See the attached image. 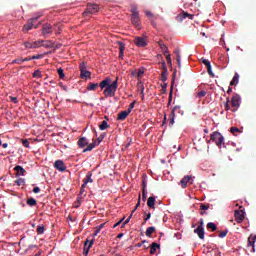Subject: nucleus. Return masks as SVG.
Segmentation results:
<instances>
[{"label":"nucleus","mask_w":256,"mask_h":256,"mask_svg":"<svg viewBox=\"0 0 256 256\" xmlns=\"http://www.w3.org/2000/svg\"><path fill=\"white\" fill-rule=\"evenodd\" d=\"M119 78L117 77L115 81L112 82L110 77H106L99 83L101 90L104 89L103 94L106 98H114L119 87Z\"/></svg>","instance_id":"nucleus-1"},{"label":"nucleus","mask_w":256,"mask_h":256,"mask_svg":"<svg viewBox=\"0 0 256 256\" xmlns=\"http://www.w3.org/2000/svg\"><path fill=\"white\" fill-rule=\"evenodd\" d=\"M225 138L223 137V135L218 132V131H214L211 135H210V140H208V143H210L211 141L215 142V144L221 148L223 142H224Z\"/></svg>","instance_id":"nucleus-2"},{"label":"nucleus","mask_w":256,"mask_h":256,"mask_svg":"<svg viewBox=\"0 0 256 256\" xmlns=\"http://www.w3.org/2000/svg\"><path fill=\"white\" fill-rule=\"evenodd\" d=\"M100 11V7L97 4H87L86 10L82 13L83 17H90Z\"/></svg>","instance_id":"nucleus-3"},{"label":"nucleus","mask_w":256,"mask_h":256,"mask_svg":"<svg viewBox=\"0 0 256 256\" xmlns=\"http://www.w3.org/2000/svg\"><path fill=\"white\" fill-rule=\"evenodd\" d=\"M131 12H132L131 21L133 25H135L136 27H139L141 19L139 18V11L137 10V6H132Z\"/></svg>","instance_id":"nucleus-4"},{"label":"nucleus","mask_w":256,"mask_h":256,"mask_svg":"<svg viewBox=\"0 0 256 256\" xmlns=\"http://www.w3.org/2000/svg\"><path fill=\"white\" fill-rule=\"evenodd\" d=\"M79 69L81 79H91V72L87 70L85 62L80 63Z\"/></svg>","instance_id":"nucleus-5"},{"label":"nucleus","mask_w":256,"mask_h":256,"mask_svg":"<svg viewBox=\"0 0 256 256\" xmlns=\"http://www.w3.org/2000/svg\"><path fill=\"white\" fill-rule=\"evenodd\" d=\"M42 16H43L42 13H38V14H36V17H34V18H32V19H29V20H28V23L24 25L23 31H24L25 33H27L28 31H30V30L33 28V26H34V23H35L40 17H42Z\"/></svg>","instance_id":"nucleus-6"},{"label":"nucleus","mask_w":256,"mask_h":256,"mask_svg":"<svg viewBox=\"0 0 256 256\" xmlns=\"http://www.w3.org/2000/svg\"><path fill=\"white\" fill-rule=\"evenodd\" d=\"M231 104H232V107H233L232 112H237L238 109L241 106V97L238 94H235L232 97Z\"/></svg>","instance_id":"nucleus-7"},{"label":"nucleus","mask_w":256,"mask_h":256,"mask_svg":"<svg viewBox=\"0 0 256 256\" xmlns=\"http://www.w3.org/2000/svg\"><path fill=\"white\" fill-rule=\"evenodd\" d=\"M54 168H56V170L60 172H64L67 169L63 160H56L54 162Z\"/></svg>","instance_id":"nucleus-8"},{"label":"nucleus","mask_w":256,"mask_h":256,"mask_svg":"<svg viewBox=\"0 0 256 256\" xmlns=\"http://www.w3.org/2000/svg\"><path fill=\"white\" fill-rule=\"evenodd\" d=\"M134 43L138 47H145V46H147V38H145V37H136L134 39Z\"/></svg>","instance_id":"nucleus-9"},{"label":"nucleus","mask_w":256,"mask_h":256,"mask_svg":"<svg viewBox=\"0 0 256 256\" xmlns=\"http://www.w3.org/2000/svg\"><path fill=\"white\" fill-rule=\"evenodd\" d=\"M57 25L53 28L50 24L42 25V35L52 34L53 29H56Z\"/></svg>","instance_id":"nucleus-10"},{"label":"nucleus","mask_w":256,"mask_h":256,"mask_svg":"<svg viewBox=\"0 0 256 256\" xmlns=\"http://www.w3.org/2000/svg\"><path fill=\"white\" fill-rule=\"evenodd\" d=\"M180 184L182 186L183 189H185L187 187V184H193V178L192 176H184V178H182V180L180 181Z\"/></svg>","instance_id":"nucleus-11"},{"label":"nucleus","mask_w":256,"mask_h":256,"mask_svg":"<svg viewBox=\"0 0 256 256\" xmlns=\"http://www.w3.org/2000/svg\"><path fill=\"white\" fill-rule=\"evenodd\" d=\"M235 218H236V222L242 223L245 219V212L243 210H236Z\"/></svg>","instance_id":"nucleus-12"},{"label":"nucleus","mask_w":256,"mask_h":256,"mask_svg":"<svg viewBox=\"0 0 256 256\" xmlns=\"http://www.w3.org/2000/svg\"><path fill=\"white\" fill-rule=\"evenodd\" d=\"M89 145V140L86 137H80L77 141V146L81 149Z\"/></svg>","instance_id":"nucleus-13"},{"label":"nucleus","mask_w":256,"mask_h":256,"mask_svg":"<svg viewBox=\"0 0 256 256\" xmlns=\"http://www.w3.org/2000/svg\"><path fill=\"white\" fill-rule=\"evenodd\" d=\"M89 243V244H88ZM93 244H94V240H91L90 242H89V240H86L85 242H84V249H83V255L84 256H88V254H89V250H90V248L93 246ZM88 245V246H87Z\"/></svg>","instance_id":"nucleus-14"},{"label":"nucleus","mask_w":256,"mask_h":256,"mask_svg":"<svg viewBox=\"0 0 256 256\" xmlns=\"http://www.w3.org/2000/svg\"><path fill=\"white\" fill-rule=\"evenodd\" d=\"M185 18H189V19L193 20L194 15L188 14L187 12H184V11H183L181 14H179V15L177 16V21L181 22V21H183V19H185Z\"/></svg>","instance_id":"nucleus-15"},{"label":"nucleus","mask_w":256,"mask_h":256,"mask_svg":"<svg viewBox=\"0 0 256 256\" xmlns=\"http://www.w3.org/2000/svg\"><path fill=\"white\" fill-rule=\"evenodd\" d=\"M129 115L130 113L127 110L121 111L120 113H118L117 121H125Z\"/></svg>","instance_id":"nucleus-16"},{"label":"nucleus","mask_w":256,"mask_h":256,"mask_svg":"<svg viewBox=\"0 0 256 256\" xmlns=\"http://www.w3.org/2000/svg\"><path fill=\"white\" fill-rule=\"evenodd\" d=\"M256 235H250L248 237V247H252V251L255 252Z\"/></svg>","instance_id":"nucleus-17"},{"label":"nucleus","mask_w":256,"mask_h":256,"mask_svg":"<svg viewBox=\"0 0 256 256\" xmlns=\"http://www.w3.org/2000/svg\"><path fill=\"white\" fill-rule=\"evenodd\" d=\"M14 170L16 171V176H24L26 173V170L23 166H15Z\"/></svg>","instance_id":"nucleus-18"},{"label":"nucleus","mask_w":256,"mask_h":256,"mask_svg":"<svg viewBox=\"0 0 256 256\" xmlns=\"http://www.w3.org/2000/svg\"><path fill=\"white\" fill-rule=\"evenodd\" d=\"M177 110H180V106H175L172 111H171V114H170V124L173 125L174 124V119H175V112Z\"/></svg>","instance_id":"nucleus-19"},{"label":"nucleus","mask_w":256,"mask_h":256,"mask_svg":"<svg viewBox=\"0 0 256 256\" xmlns=\"http://www.w3.org/2000/svg\"><path fill=\"white\" fill-rule=\"evenodd\" d=\"M97 143L94 141L93 143L87 144V147L83 149V153L91 152L93 148H96Z\"/></svg>","instance_id":"nucleus-20"},{"label":"nucleus","mask_w":256,"mask_h":256,"mask_svg":"<svg viewBox=\"0 0 256 256\" xmlns=\"http://www.w3.org/2000/svg\"><path fill=\"white\" fill-rule=\"evenodd\" d=\"M99 87V84L98 83H93V82H90L88 83L86 89L87 91H96Z\"/></svg>","instance_id":"nucleus-21"},{"label":"nucleus","mask_w":256,"mask_h":256,"mask_svg":"<svg viewBox=\"0 0 256 256\" xmlns=\"http://www.w3.org/2000/svg\"><path fill=\"white\" fill-rule=\"evenodd\" d=\"M194 232L199 236L200 239H204L205 232L203 227H198L194 230Z\"/></svg>","instance_id":"nucleus-22"},{"label":"nucleus","mask_w":256,"mask_h":256,"mask_svg":"<svg viewBox=\"0 0 256 256\" xmlns=\"http://www.w3.org/2000/svg\"><path fill=\"white\" fill-rule=\"evenodd\" d=\"M162 67H163L164 70L161 74V77H162V81L165 82L167 80V75H168L165 62L162 63Z\"/></svg>","instance_id":"nucleus-23"},{"label":"nucleus","mask_w":256,"mask_h":256,"mask_svg":"<svg viewBox=\"0 0 256 256\" xmlns=\"http://www.w3.org/2000/svg\"><path fill=\"white\" fill-rule=\"evenodd\" d=\"M109 128H110V125L108 124V122L106 120H103L101 122V124L99 125V130H101V131H105Z\"/></svg>","instance_id":"nucleus-24"},{"label":"nucleus","mask_w":256,"mask_h":256,"mask_svg":"<svg viewBox=\"0 0 256 256\" xmlns=\"http://www.w3.org/2000/svg\"><path fill=\"white\" fill-rule=\"evenodd\" d=\"M92 176H93L92 172H87L85 178H83V181H85L86 183H93L94 180Z\"/></svg>","instance_id":"nucleus-25"},{"label":"nucleus","mask_w":256,"mask_h":256,"mask_svg":"<svg viewBox=\"0 0 256 256\" xmlns=\"http://www.w3.org/2000/svg\"><path fill=\"white\" fill-rule=\"evenodd\" d=\"M157 248H160V245L153 242L150 246V254H155V252H157Z\"/></svg>","instance_id":"nucleus-26"},{"label":"nucleus","mask_w":256,"mask_h":256,"mask_svg":"<svg viewBox=\"0 0 256 256\" xmlns=\"http://www.w3.org/2000/svg\"><path fill=\"white\" fill-rule=\"evenodd\" d=\"M147 205L151 209H155V197L148 198Z\"/></svg>","instance_id":"nucleus-27"},{"label":"nucleus","mask_w":256,"mask_h":256,"mask_svg":"<svg viewBox=\"0 0 256 256\" xmlns=\"http://www.w3.org/2000/svg\"><path fill=\"white\" fill-rule=\"evenodd\" d=\"M238 83H239V74L236 73L230 83V86H236Z\"/></svg>","instance_id":"nucleus-28"},{"label":"nucleus","mask_w":256,"mask_h":256,"mask_svg":"<svg viewBox=\"0 0 256 256\" xmlns=\"http://www.w3.org/2000/svg\"><path fill=\"white\" fill-rule=\"evenodd\" d=\"M158 45L160 46L163 54L169 53L167 46L165 44H163L162 41H159Z\"/></svg>","instance_id":"nucleus-29"},{"label":"nucleus","mask_w":256,"mask_h":256,"mask_svg":"<svg viewBox=\"0 0 256 256\" xmlns=\"http://www.w3.org/2000/svg\"><path fill=\"white\" fill-rule=\"evenodd\" d=\"M42 46L46 47V48H53L54 47V43L51 41H44L42 40Z\"/></svg>","instance_id":"nucleus-30"},{"label":"nucleus","mask_w":256,"mask_h":256,"mask_svg":"<svg viewBox=\"0 0 256 256\" xmlns=\"http://www.w3.org/2000/svg\"><path fill=\"white\" fill-rule=\"evenodd\" d=\"M119 50H120V57H123L125 52V44L123 42H119Z\"/></svg>","instance_id":"nucleus-31"},{"label":"nucleus","mask_w":256,"mask_h":256,"mask_svg":"<svg viewBox=\"0 0 256 256\" xmlns=\"http://www.w3.org/2000/svg\"><path fill=\"white\" fill-rule=\"evenodd\" d=\"M153 232H155V227H149L146 230V236L147 237H151V235H153Z\"/></svg>","instance_id":"nucleus-32"},{"label":"nucleus","mask_w":256,"mask_h":256,"mask_svg":"<svg viewBox=\"0 0 256 256\" xmlns=\"http://www.w3.org/2000/svg\"><path fill=\"white\" fill-rule=\"evenodd\" d=\"M27 204L31 207H34L37 205V201L34 198H30L27 200Z\"/></svg>","instance_id":"nucleus-33"},{"label":"nucleus","mask_w":256,"mask_h":256,"mask_svg":"<svg viewBox=\"0 0 256 256\" xmlns=\"http://www.w3.org/2000/svg\"><path fill=\"white\" fill-rule=\"evenodd\" d=\"M136 104H137V101H136V100L133 101L132 103H130V105H129L128 109H127V111H128L130 114H131L132 111L134 110Z\"/></svg>","instance_id":"nucleus-34"},{"label":"nucleus","mask_w":256,"mask_h":256,"mask_svg":"<svg viewBox=\"0 0 256 256\" xmlns=\"http://www.w3.org/2000/svg\"><path fill=\"white\" fill-rule=\"evenodd\" d=\"M207 228H208V229H211L212 232H214V231L217 230V226H216L214 223H212V222H210V223L207 224Z\"/></svg>","instance_id":"nucleus-35"},{"label":"nucleus","mask_w":256,"mask_h":256,"mask_svg":"<svg viewBox=\"0 0 256 256\" xmlns=\"http://www.w3.org/2000/svg\"><path fill=\"white\" fill-rule=\"evenodd\" d=\"M23 62H24V59L19 57L13 60L12 65H14V63H16L17 65H22Z\"/></svg>","instance_id":"nucleus-36"},{"label":"nucleus","mask_w":256,"mask_h":256,"mask_svg":"<svg viewBox=\"0 0 256 256\" xmlns=\"http://www.w3.org/2000/svg\"><path fill=\"white\" fill-rule=\"evenodd\" d=\"M138 91H140V94L145 92V87L143 86V82H139L137 85Z\"/></svg>","instance_id":"nucleus-37"},{"label":"nucleus","mask_w":256,"mask_h":256,"mask_svg":"<svg viewBox=\"0 0 256 256\" xmlns=\"http://www.w3.org/2000/svg\"><path fill=\"white\" fill-rule=\"evenodd\" d=\"M57 74L59 75L60 79H64L65 74H64V70L62 68L57 69Z\"/></svg>","instance_id":"nucleus-38"},{"label":"nucleus","mask_w":256,"mask_h":256,"mask_svg":"<svg viewBox=\"0 0 256 256\" xmlns=\"http://www.w3.org/2000/svg\"><path fill=\"white\" fill-rule=\"evenodd\" d=\"M25 47L28 48V49H35V45H34V42H25L24 43Z\"/></svg>","instance_id":"nucleus-39"},{"label":"nucleus","mask_w":256,"mask_h":256,"mask_svg":"<svg viewBox=\"0 0 256 256\" xmlns=\"http://www.w3.org/2000/svg\"><path fill=\"white\" fill-rule=\"evenodd\" d=\"M33 44H34V49L39 48L43 45V40L35 41L33 42Z\"/></svg>","instance_id":"nucleus-40"},{"label":"nucleus","mask_w":256,"mask_h":256,"mask_svg":"<svg viewBox=\"0 0 256 256\" xmlns=\"http://www.w3.org/2000/svg\"><path fill=\"white\" fill-rule=\"evenodd\" d=\"M44 231H45L44 225H40L38 226V228H36V232H38V234H43Z\"/></svg>","instance_id":"nucleus-41"},{"label":"nucleus","mask_w":256,"mask_h":256,"mask_svg":"<svg viewBox=\"0 0 256 256\" xmlns=\"http://www.w3.org/2000/svg\"><path fill=\"white\" fill-rule=\"evenodd\" d=\"M16 184H17L18 186H23V185H25V180H24V178H18V179L16 180Z\"/></svg>","instance_id":"nucleus-42"},{"label":"nucleus","mask_w":256,"mask_h":256,"mask_svg":"<svg viewBox=\"0 0 256 256\" xmlns=\"http://www.w3.org/2000/svg\"><path fill=\"white\" fill-rule=\"evenodd\" d=\"M33 77H36L37 79H41V77H42L41 71L40 70H36L33 73Z\"/></svg>","instance_id":"nucleus-43"},{"label":"nucleus","mask_w":256,"mask_h":256,"mask_svg":"<svg viewBox=\"0 0 256 256\" xmlns=\"http://www.w3.org/2000/svg\"><path fill=\"white\" fill-rule=\"evenodd\" d=\"M206 94H207V92L202 90L197 93V97L201 99V98H204L206 96Z\"/></svg>","instance_id":"nucleus-44"},{"label":"nucleus","mask_w":256,"mask_h":256,"mask_svg":"<svg viewBox=\"0 0 256 256\" xmlns=\"http://www.w3.org/2000/svg\"><path fill=\"white\" fill-rule=\"evenodd\" d=\"M165 56H166V60H167V62H168V65H170V67H171V65H172V61H171V57H170V54H169V52H167L166 54H164Z\"/></svg>","instance_id":"nucleus-45"},{"label":"nucleus","mask_w":256,"mask_h":256,"mask_svg":"<svg viewBox=\"0 0 256 256\" xmlns=\"http://www.w3.org/2000/svg\"><path fill=\"white\" fill-rule=\"evenodd\" d=\"M22 144L25 148H29L30 146V142L28 141V139H22Z\"/></svg>","instance_id":"nucleus-46"},{"label":"nucleus","mask_w":256,"mask_h":256,"mask_svg":"<svg viewBox=\"0 0 256 256\" xmlns=\"http://www.w3.org/2000/svg\"><path fill=\"white\" fill-rule=\"evenodd\" d=\"M230 132L235 135L236 133L240 132L239 128L238 127H231L230 128Z\"/></svg>","instance_id":"nucleus-47"},{"label":"nucleus","mask_w":256,"mask_h":256,"mask_svg":"<svg viewBox=\"0 0 256 256\" xmlns=\"http://www.w3.org/2000/svg\"><path fill=\"white\" fill-rule=\"evenodd\" d=\"M132 216H133V214H131V215L128 217V219H126V220L123 222L121 228H124V227L130 222Z\"/></svg>","instance_id":"nucleus-48"},{"label":"nucleus","mask_w":256,"mask_h":256,"mask_svg":"<svg viewBox=\"0 0 256 256\" xmlns=\"http://www.w3.org/2000/svg\"><path fill=\"white\" fill-rule=\"evenodd\" d=\"M229 103H230V99L227 98V101L224 103V108L226 109V111H229V110H230V105H229Z\"/></svg>","instance_id":"nucleus-49"},{"label":"nucleus","mask_w":256,"mask_h":256,"mask_svg":"<svg viewBox=\"0 0 256 256\" xmlns=\"http://www.w3.org/2000/svg\"><path fill=\"white\" fill-rule=\"evenodd\" d=\"M227 234H228V230L220 231L218 236H219L220 238H224Z\"/></svg>","instance_id":"nucleus-50"},{"label":"nucleus","mask_w":256,"mask_h":256,"mask_svg":"<svg viewBox=\"0 0 256 256\" xmlns=\"http://www.w3.org/2000/svg\"><path fill=\"white\" fill-rule=\"evenodd\" d=\"M207 70H208V74H209L210 77H215V75H214V73L212 71V66H208Z\"/></svg>","instance_id":"nucleus-51"},{"label":"nucleus","mask_w":256,"mask_h":256,"mask_svg":"<svg viewBox=\"0 0 256 256\" xmlns=\"http://www.w3.org/2000/svg\"><path fill=\"white\" fill-rule=\"evenodd\" d=\"M142 200L144 202L147 200V190H142Z\"/></svg>","instance_id":"nucleus-52"},{"label":"nucleus","mask_w":256,"mask_h":256,"mask_svg":"<svg viewBox=\"0 0 256 256\" xmlns=\"http://www.w3.org/2000/svg\"><path fill=\"white\" fill-rule=\"evenodd\" d=\"M105 138V133L100 134V136L97 138L98 144H100Z\"/></svg>","instance_id":"nucleus-53"},{"label":"nucleus","mask_w":256,"mask_h":256,"mask_svg":"<svg viewBox=\"0 0 256 256\" xmlns=\"http://www.w3.org/2000/svg\"><path fill=\"white\" fill-rule=\"evenodd\" d=\"M220 43L226 48V43H225V39H224V35H222V38L220 39ZM227 51H229V48H226Z\"/></svg>","instance_id":"nucleus-54"},{"label":"nucleus","mask_w":256,"mask_h":256,"mask_svg":"<svg viewBox=\"0 0 256 256\" xmlns=\"http://www.w3.org/2000/svg\"><path fill=\"white\" fill-rule=\"evenodd\" d=\"M202 62H203V65H206V67H210L211 66L210 61L207 60V59H203Z\"/></svg>","instance_id":"nucleus-55"},{"label":"nucleus","mask_w":256,"mask_h":256,"mask_svg":"<svg viewBox=\"0 0 256 256\" xmlns=\"http://www.w3.org/2000/svg\"><path fill=\"white\" fill-rule=\"evenodd\" d=\"M141 205V197L138 199V203L136 204L135 209L132 211V213H135L137 211V208Z\"/></svg>","instance_id":"nucleus-56"},{"label":"nucleus","mask_w":256,"mask_h":256,"mask_svg":"<svg viewBox=\"0 0 256 256\" xmlns=\"http://www.w3.org/2000/svg\"><path fill=\"white\" fill-rule=\"evenodd\" d=\"M145 71L143 69H139L137 73V77H143Z\"/></svg>","instance_id":"nucleus-57"},{"label":"nucleus","mask_w":256,"mask_h":256,"mask_svg":"<svg viewBox=\"0 0 256 256\" xmlns=\"http://www.w3.org/2000/svg\"><path fill=\"white\" fill-rule=\"evenodd\" d=\"M142 190H147V181L142 180Z\"/></svg>","instance_id":"nucleus-58"},{"label":"nucleus","mask_w":256,"mask_h":256,"mask_svg":"<svg viewBox=\"0 0 256 256\" xmlns=\"http://www.w3.org/2000/svg\"><path fill=\"white\" fill-rule=\"evenodd\" d=\"M124 220H125V218H122L119 222H117L115 225H113V228L120 226Z\"/></svg>","instance_id":"nucleus-59"},{"label":"nucleus","mask_w":256,"mask_h":256,"mask_svg":"<svg viewBox=\"0 0 256 256\" xmlns=\"http://www.w3.org/2000/svg\"><path fill=\"white\" fill-rule=\"evenodd\" d=\"M200 209L201 210H208L209 209V205L201 204Z\"/></svg>","instance_id":"nucleus-60"},{"label":"nucleus","mask_w":256,"mask_h":256,"mask_svg":"<svg viewBox=\"0 0 256 256\" xmlns=\"http://www.w3.org/2000/svg\"><path fill=\"white\" fill-rule=\"evenodd\" d=\"M145 15H146L148 18H153V13H151V11H145Z\"/></svg>","instance_id":"nucleus-61"},{"label":"nucleus","mask_w":256,"mask_h":256,"mask_svg":"<svg viewBox=\"0 0 256 256\" xmlns=\"http://www.w3.org/2000/svg\"><path fill=\"white\" fill-rule=\"evenodd\" d=\"M41 58H43L42 54H38V55L32 56V60H34V59H41Z\"/></svg>","instance_id":"nucleus-62"},{"label":"nucleus","mask_w":256,"mask_h":256,"mask_svg":"<svg viewBox=\"0 0 256 256\" xmlns=\"http://www.w3.org/2000/svg\"><path fill=\"white\" fill-rule=\"evenodd\" d=\"M10 100H11V102H13L14 104H17L18 103V100H17V98L16 97H10Z\"/></svg>","instance_id":"nucleus-63"},{"label":"nucleus","mask_w":256,"mask_h":256,"mask_svg":"<svg viewBox=\"0 0 256 256\" xmlns=\"http://www.w3.org/2000/svg\"><path fill=\"white\" fill-rule=\"evenodd\" d=\"M40 191H41V189H40L39 187H35L34 190H33V192H34L35 194L40 193Z\"/></svg>","instance_id":"nucleus-64"}]
</instances>
